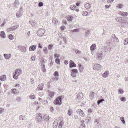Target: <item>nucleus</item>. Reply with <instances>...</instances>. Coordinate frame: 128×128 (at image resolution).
Instances as JSON below:
<instances>
[{
    "label": "nucleus",
    "mask_w": 128,
    "mask_h": 128,
    "mask_svg": "<svg viewBox=\"0 0 128 128\" xmlns=\"http://www.w3.org/2000/svg\"><path fill=\"white\" fill-rule=\"evenodd\" d=\"M109 48L106 46H102L100 50V52L97 54L98 58L100 60L102 58V56H105L107 53Z\"/></svg>",
    "instance_id": "f257e3e1"
},
{
    "label": "nucleus",
    "mask_w": 128,
    "mask_h": 128,
    "mask_svg": "<svg viewBox=\"0 0 128 128\" xmlns=\"http://www.w3.org/2000/svg\"><path fill=\"white\" fill-rule=\"evenodd\" d=\"M22 70L20 69H17L16 70L15 72L13 74V77L14 78L17 79L18 76L21 74Z\"/></svg>",
    "instance_id": "f03ea898"
},
{
    "label": "nucleus",
    "mask_w": 128,
    "mask_h": 128,
    "mask_svg": "<svg viewBox=\"0 0 128 128\" xmlns=\"http://www.w3.org/2000/svg\"><path fill=\"white\" fill-rule=\"evenodd\" d=\"M62 97L59 96L54 101V104L56 105H60L62 103Z\"/></svg>",
    "instance_id": "7ed1b4c3"
},
{
    "label": "nucleus",
    "mask_w": 128,
    "mask_h": 128,
    "mask_svg": "<svg viewBox=\"0 0 128 128\" xmlns=\"http://www.w3.org/2000/svg\"><path fill=\"white\" fill-rule=\"evenodd\" d=\"M44 29L40 28L38 30L37 32V34L39 36H44Z\"/></svg>",
    "instance_id": "20e7f679"
},
{
    "label": "nucleus",
    "mask_w": 128,
    "mask_h": 128,
    "mask_svg": "<svg viewBox=\"0 0 128 128\" xmlns=\"http://www.w3.org/2000/svg\"><path fill=\"white\" fill-rule=\"evenodd\" d=\"M19 25L18 24H16L14 26H12L11 27L8 28L7 30L8 31H11L13 32L16 30L19 27Z\"/></svg>",
    "instance_id": "39448f33"
},
{
    "label": "nucleus",
    "mask_w": 128,
    "mask_h": 128,
    "mask_svg": "<svg viewBox=\"0 0 128 128\" xmlns=\"http://www.w3.org/2000/svg\"><path fill=\"white\" fill-rule=\"evenodd\" d=\"M42 115L40 113L36 114V120L38 122L42 120Z\"/></svg>",
    "instance_id": "423d86ee"
},
{
    "label": "nucleus",
    "mask_w": 128,
    "mask_h": 128,
    "mask_svg": "<svg viewBox=\"0 0 128 128\" xmlns=\"http://www.w3.org/2000/svg\"><path fill=\"white\" fill-rule=\"evenodd\" d=\"M83 95L82 93H78L76 95V100L78 102H79L83 98Z\"/></svg>",
    "instance_id": "0eeeda50"
},
{
    "label": "nucleus",
    "mask_w": 128,
    "mask_h": 128,
    "mask_svg": "<svg viewBox=\"0 0 128 128\" xmlns=\"http://www.w3.org/2000/svg\"><path fill=\"white\" fill-rule=\"evenodd\" d=\"M72 72L71 75L72 77H75L76 76V73L78 72V70L76 69H74L71 70Z\"/></svg>",
    "instance_id": "6e6552de"
},
{
    "label": "nucleus",
    "mask_w": 128,
    "mask_h": 128,
    "mask_svg": "<svg viewBox=\"0 0 128 128\" xmlns=\"http://www.w3.org/2000/svg\"><path fill=\"white\" fill-rule=\"evenodd\" d=\"M118 14L124 17L128 15V12L122 11L118 12Z\"/></svg>",
    "instance_id": "1a4fd4ad"
},
{
    "label": "nucleus",
    "mask_w": 128,
    "mask_h": 128,
    "mask_svg": "<svg viewBox=\"0 0 128 128\" xmlns=\"http://www.w3.org/2000/svg\"><path fill=\"white\" fill-rule=\"evenodd\" d=\"M102 67V66L100 65L97 64H96L94 65L93 69L94 70H100L101 69Z\"/></svg>",
    "instance_id": "9d476101"
},
{
    "label": "nucleus",
    "mask_w": 128,
    "mask_h": 128,
    "mask_svg": "<svg viewBox=\"0 0 128 128\" xmlns=\"http://www.w3.org/2000/svg\"><path fill=\"white\" fill-rule=\"evenodd\" d=\"M44 84L43 83H41L38 85L36 88V90H42L43 88Z\"/></svg>",
    "instance_id": "9b49d317"
},
{
    "label": "nucleus",
    "mask_w": 128,
    "mask_h": 128,
    "mask_svg": "<svg viewBox=\"0 0 128 128\" xmlns=\"http://www.w3.org/2000/svg\"><path fill=\"white\" fill-rule=\"evenodd\" d=\"M76 112L79 114L80 116L83 117L84 116V114L82 110L80 109H78L76 110Z\"/></svg>",
    "instance_id": "f8f14e48"
},
{
    "label": "nucleus",
    "mask_w": 128,
    "mask_h": 128,
    "mask_svg": "<svg viewBox=\"0 0 128 128\" xmlns=\"http://www.w3.org/2000/svg\"><path fill=\"white\" fill-rule=\"evenodd\" d=\"M116 21L122 23L124 22V20L122 19V17H116L115 18Z\"/></svg>",
    "instance_id": "ddd939ff"
},
{
    "label": "nucleus",
    "mask_w": 128,
    "mask_h": 128,
    "mask_svg": "<svg viewBox=\"0 0 128 128\" xmlns=\"http://www.w3.org/2000/svg\"><path fill=\"white\" fill-rule=\"evenodd\" d=\"M59 122L58 120L56 119L54 120L53 124V128H56L58 124V123Z\"/></svg>",
    "instance_id": "4468645a"
},
{
    "label": "nucleus",
    "mask_w": 128,
    "mask_h": 128,
    "mask_svg": "<svg viewBox=\"0 0 128 128\" xmlns=\"http://www.w3.org/2000/svg\"><path fill=\"white\" fill-rule=\"evenodd\" d=\"M112 38H111V40H113V41L114 42H118V39L116 37L114 34H112Z\"/></svg>",
    "instance_id": "2eb2a0df"
},
{
    "label": "nucleus",
    "mask_w": 128,
    "mask_h": 128,
    "mask_svg": "<svg viewBox=\"0 0 128 128\" xmlns=\"http://www.w3.org/2000/svg\"><path fill=\"white\" fill-rule=\"evenodd\" d=\"M76 64L72 60L70 61V64L69 66L70 68H71L74 67L76 66Z\"/></svg>",
    "instance_id": "dca6fc26"
},
{
    "label": "nucleus",
    "mask_w": 128,
    "mask_h": 128,
    "mask_svg": "<svg viewBox=\"0 0 128 128\" xmlns=\"http://www.w3.org/2000/svg\"><path fill=\"white\" fill-rule=\"evenodd\" d=\"M73 17L71 16H66V18L68 21L72 22Z\"/></svg>",
    "instance_id": "f3484780"
},
{
    "label": "nucleus",
    "mask_w": 128,
    "mask_h": 128,
    "mask_svg": "<svg viewBox=\"0 0 128 128\" xmlns=\"http://www.w3.org/2000/svg\"><path fill=\"white\" fill-rule=\"evenodd\" d=\"M36 48V45H32L30 46L29 48V50L30 51H34Z\"/></svg>",
    "instance_id": "a211bd4d"
},
{
    "label": "nucleus",
    "mask_w": 128,
    "mask_h": 128,
    "mask_svg": "<svg viewBox=\"0 0 128 128\" xmlns=\"http://www.w3.org/2000/svg\"><path fill=\"white\" fill-rule=\"evenodd\" d=\"M0 36L2 38H6V34L4 31L0 32Z\"/></svg>",
    "instance_id": "6ab92c4d"
},
{
    "label": "nucleus",
    "mask_w": 128,
    "mask_h": 128,
    "mask_svg": "<svg viewBox=\"0 0 128 128\" xmlns=\"http://www.w3.org/2000/svg\"><path fill=\"white\" fill-rule=\"evenodd\" d=\"M19 120H26V118L25 116L24 115H20L19 116Z\"/></svg>",
    "instance_id": "aec40b11"
},
{
    "label": "nucleus",
    "mask_w": 128,
    "mask_h": 128,
    "mask_svg": "<svg viewBox=\"0 0 128 128\" xmlns=\"http://www.w3.org/2000/svg\"><path fill=\"white\" fill-rule=\"evenodd\" d=\"M19 4V2L18 0H16L14 2V6L15 7H17Z\"/></svg>",
    "instance_id": "412c9836"
},
{
    "label": "nucleus",
    "mask_w": 128,
    "mask_h": 128,
    "mask_svg": "<svg viewBox=\"0 0 128 128\" xmlns=\"http://www.w3.org/2000/svg\"><path fill=\"white\" fill-rule=\"evenodd\" d=\"M109 72L108 71L105 72L102 74V76L104 78H106L107 77L109 74Z\"/></svg>",
    "instance_id": "4be33fe9"
},
{
    "label": "nucleus",
    "mask_w": 128,
    "mask_h": 128,
    "mask_svg": "<svg viewBox=\"0 0 128 128\" xmlns=\"http://www.w3.org/2000/svg\"><path fill=\"white\" fill-rule=\"evenodd\" d=\"M4 56L6 59H8L10 58L11 56L10 54H4Z\"/></svg>",
    "instance_id": "5701e85b"
},
{
    "label": "nucleus",
    "mask_w": 128,
    "mask_h": 128,
    "mask_svg": "<svg viewBox=\"0 0 128 128\" xmlns=\"http://www.w3.org/2000/svg\"><path fill=\"white\" fill-rule=\"evenodd\" d=\"M29 22L30 23V25L33 27H34L36 26V23L34 22V21H30Z\"/></svg>",
    "instance_id": "b1692460"
},
{
    "label": "nucleus",
    "mask_w": 128,
    "mask_h": 128,
    "mask_svg": "<svg viewBox=\"0 0 128 128\" xmlns=\"http://www.w3.org/2000/svg\"><path fill=\"white\" fill-rule=\"evenodd\" d=\"M96 46L95 44H92L90 47V49L91 50H94L96 48Z\"/></svg>",
    "instance_id": "393cba45"
},
{
    "label": "nucleus",
    "mask_w": 128,
    "mask_h": 128,
    "mask_svg": "<svg viewBox=\"0 0 128 128\" xmlns=\"http://www.w3.org/2000/svg\"><path fill=\"white\" fill-rule=\"evenodd\" d=\"M73 52H74L77 54H79L81 52V51L78 49H73Z\"/></svg>",
    "instance_id": "a878e982"
},
{
    "label": "nucleus",
    "mask_w": 128,
    "mask_h": 128,
    "mask_svg": "<svg viewBox=\"0 0 128 128\" xmlns=\"http://www.w3.org/2000/svg\"><path fill=\"white\" fill-rule=\"evenodd\" d=\"M49 93L50 97L52 98H53L54 95V92L52 91H49Z\"/></svg>",
    "instance_id": "bb28decb"
},
{
    "label": "nucleus",
    "mask_w": 128,
    "mask_h": 128,
    "mask_svg": "<svg viewBox=\"0 0 128 128\" xmlns=\"http://www.w3.org/2000/svg\"><path fill=\"white\" fill-rule=\"evenodd\" d=\"M6 79V76L5 75H3L0 77V80L2 81H4Z\"/></svg>",
    "instance_id": "cd10ccee"
},
{
    "label": "nucleus",
    "mask_w": 128,
    "mask_h": 128,
    "mask_svg": "<svg viewBox=\"0 0 128 128\" xmlns=\"http://www.w3.org/2000/svg\"><path fill=\"white\" fill-rule=\"evenodd\" d=\"M64 122H63L60 121L59 124L58 128H62V125L64 124Z\"/></svg>",
    "instance_id": "c85d7f7f"
},
{
    "label": "nucleus",
    "mask_w": 128,
    "mask_h": 128,
    "mask_svg": "<svg viewBox=\"0 0 128 128\" xmlns=\"http://www.w3.org/2000/svg\"><path fill=\"white\" fill-rule=\"evenodd\" d=\"M94 92H92L91 93L90 95V99L92 100L93 99L94 96Z\"/></svg>",
    "instance_id": "c756f323"
},
{
    "label": "nucleus",
    "mask_w": 128,
    "mask_h": 128,
    "mask_svg": "<svg viewBox=\"0 0 128 128\" xmlns=\"http://www.w3.org/2000/svg\"><path fill=\"white\" fill-rule=\"evenodd\" d=\"M80 30V29L78 28H76L74 30H71L70 32H78Z\"/></svg>",
    "instance_id": "7c9ffc66"
},
{
    "label": "nucleus",
    "mask_w": 128,
    "mask_h": 128,
    "mask_svg": "<svg viewBox=\"0 0 128 128\" xmlns=\"http://www.w3.org/2000/svg\"><path fill=\"white\" fill-rule=\"evenodd\" d=\"M85 8L86 9H88L91 7V6L88 3L84 5Z\"/></svg>",
    "instance_id": "2f4dec72"
},
{
    "label": "nucleus",
    "mask_w": 128,
    "mask_h": 128,
    "mask_svg": "<svg viewBox=\"0 0 128 128\" xmlns=\"http://www.w3.org/2000/svg\"><path fill=\"white\" fill-rule=\"evenodd\" d=\"M20 50L22 52H25L26 51V48L25 47L22 46V48H20Z\"/></svg>",
    "instance_id": "473e14b6"
},
{
    "label": "nucleus",
    "mask_w": 128,
    "mask_h": 128,
    "mask_svg": "<svg viewBox=\"0 0 128 128\" xmlns=\"http://www.w3.org/2000/svg\"><path fill=\"white\" fill-rule=\"evenodd\" d=\"M82 15L84 16H86L88 14V12L86 11H84L82 12Z\"/></svg>",
    "instance_id": "72a5a7b5"
},
{
    "label": "nucleus",
    "mask_w": 128,
    "mask_h": 128,
    "mask_svg": "<svg viewBox=\"0 0 128 128\" xmlns=\"http://www.w3.org/2000/svg\"><path fill=\"white\" fill-rule=\"evenodd\" d=\"M55 62L58 64H60V60L58 58H56L55 60Z\"/></svg>",
    "instance_id": "f704fd0d"
},
{
    "label": "nucleus",
    "mask_w": 128,
    "mask_h": 128,
    "mask_svg": "<svg viewBox=\"0 0 128 128\" xmlns=\"http://www.w3.org/2000/svg\"><path fill=\"white\" fill-rule=\"evenodd\" d=\"M43 50L44 54H47L48 51L47 48L45 47H44L43 48Z\"/></svg>",
    "instance_id": "c9c22d12"
},
{
    "label": "nucleus",
    "mask_w": 128,
    "mask_h": 128,
    "mask_svg": "<svg viewBox=\"0 0 128 128\" xmlns=\"http://www.w3.org/2000/svg\"><path fill=\"white\" fill-rule=\"evenodd\" d=\"M21 16V14L20 12H19L17 13L16 14V17L18 18L19 17Z\"/></svg>",
    "instance_id": "e433bc0d"
},
{
    "label": "nucleus",
    "mask_w": 128,
    "mask_h": 128,
    "mask_svg": "<svg viewBox=\"0 0 128 128\" xmlns=\"http://www.w3.org/2000/svg\"><path fill=\"white\" fill-rule=\"evenodd\" d=\"M120 120L123 124L125 123V121L124 120V117L122 116L120 117Z\"/></svg>",
    "instance_id": "4c0bfd02"
},
{
    "label": "nucleus",
    "mask_w": 128,
    "mask_h": 128,
    "mask_svg": "<svg viewBox=\"0 0 128 128\" xmlns=\"http://www.w3.org/2000/svg\"><path fill=\"white\" fill-rule=\"evenodd\" d=\"M14 36L12 34H10L8 38L10 40H12L14 38Z\"/></svg>",
    "instance_id": "58836bf2"
},
{
    "label": "nucleus",
    "mask_w": 128,
    "mask_h": 128,
    "mask_svg": "<svg viewBox=\"0 0 128 128\" xmlns=\"http://www.w3.org/2000/svg\"><path fill=\"white\" fill-rule=\"evenodd\" d=\"M72 110H68V114L69 116H70L72 114Z\"/></svg>",
    "instance_id": "ea45409f"
},
{
    "label": "nucleus",
    "mask_w": 128,
    "mask_h": 128,
    "mask_svg": "<svg viewBox=\"0 0 128 128\" xmlns=\"http://www.w3.org/2000/svg\"><path fill=\"white\" fill-rule=\"evenodd\" d=\"M42 70L43 72H45L46 70V69L45 68V66L44 64H43L42 65Z\"/></svg>",
    "instance_id": "a19ab883"
},
{
    "label": "nucleus",
    "mask_w": 128,
    "mask_h": 128,
    "mask_svg": "<svg viewBox=\"0 0 128 128\" xmlns=\"http://www.w3.org/2000/svg\"><path fill=\"white\" fill-rule=\"evenodd\" d=\"M44 118L45 121L46 122L48 121L49 120V118L48 117H46V116H44Z\"/></svg>",
    "instance_id": "79ce46f5"
},
{
    "label": "nucleus",
    "mask_w": 128,
    "mask_h": 128,
    "mask_svg": "<svg viewBox=\"0 0 128 128\" xmlns=\"http://www.w3.org/2000/svg\"><path fill=\"white\" fill-rule=\"evenodd\" d=\"M11 90L12 93L14 94H16V89L14 88L11 89Z\"/></svg>",
    "instance_id": "37998d69"
},
{
    "label": "nucleus",
    "mask_w": 128,
    "mask_h": 128,
    "mask_svg": "<svg viewBox=\"0 0 128 128\" xmlns=\"http://www.w3.org/2000/svg\"><path fill=\"white\" fill-rule=\"evenodd\" d=\"M120 100L122 101L125 102L126 101V99L124 97H121Z\"/></svg>",
    "instance_id": "c03bdc74"
},
{
    "label": "nucleus",
    "mask_w": 128,
    "mask_h": 128,
    "mask_svg": "<svg viewBox=\"0 0 128 128\" xmlns=\"http://www.w3.org/2000/svg\"><path fill=\"white\" fill-rule=\"evenodd\" d=\"M74 6L76 7H74V10H76L77 12H78L79 11V10L78 8L77 7L76 5H74Z\"/></svg>",
    "instance_id": "a18cd8bd"
},
{
    "label": "nucleus",
    "mask_w": 128,
    "mask_h": 128,
    "mask_svg": "<svg viewBox=\"0 0 128 128\" xmlns=\"http://www.w3.org/2000/svg\"><path fill=\"white\" fill-rule=\"evenodd\" d=\"M128 38H126L125 39L124 41V44L125 45H126L128 43V40H127Z\"/></svg>",
    "instance_id": "49530a36"
},
{
    "label": "nucleus",
    "mask_w": 128,
    "mask_h": 128,
    "mask_svg": "<svg viewBox=\"0 0 128 128\" xmlns=\"http://www.w3.org/2000/svg\"><path fill=\"white\" fill-rule=\"evenodd\" d=\"M90 32L89 31H86L85 33V36L86 37H87L90 34Z\"/></svg>",
    "instance_id": "de8ad7c7"
},
{
    "label": "nucleus",
    "mask_w": 128,
    "mask_h": 128,
    "mask_svg": "<svg viewBox=\"0 0 128 128\" xmlns=\"http://www.w3.org/2000/svg\"><path fill=\"white\" fill-rule=\"evenodd\" d=\"M21 98L19 97H17L16 99V100L18 102H20L21 100Z\"/></svg>",
    "instance_id": "09e8293b"
},
{
    "label": "nucleus",
    "mask_w": 128,
    "mask_h": 128,
    "mask_svg": "<svg viewBox=\"0 0 128 128\" xmlns=\"http://www.w3.org/2000/svg\"><path fill=\"white\" fill-rule=\"evenodd\" d=\"M4 109L0 107V114H2L4 111Z\"/></svg>",
    "instance_id": "8fccbe9b"
},
{
    "label": "nucleus",
    "mask_w": 128,
    "mask_h": 128,
    "mask_svg": "<svg viewBox=\"0 0 128 128\" xmlns=\"http://www.w3.org/2000/svg\"><path fill=\"white\" fill-rule=\"evenodd\" d=\"M74 7H76L74 5H71L70 6V8L71 10H74Z\"/></svg>",
    "instance_id": "3c124183"
},
{
    "label": "nucleus",
    "mask_w": 128,
    "mask_h": 128,
    "mask_svg": "<svg viewBox=\"0 0 128 128\" xmlns=\"http://www.w3.org/2000/svg\"><path fill=\"white\" fill-rule=\"evenodd\" d=\"M29 97L31 99H33L35 98V96L34 95H33L30 96Z\"/></svg>",
    "instance_id": "603ef678"
},
{
    "label": "nucleus",
    "mask_w": 128,
    "mask_h": 128,
    "mask_svg": "<svg viewBox=\"0 0 128 128\" xmlns=\"http://www.w3.org/2000/svg\"><path fill=\"white\" fill-rule=\"evenodd\" d=\"M54 75L55 76H58V72L57 71H55L54 72Z\"/></svg>",
    "instance_id": "864d4df0"
},
{
    "label": "nucleus",
    "mask_w": 128,
    "mask_h": 128,
    "mask_svg": "<svg viewBox=\"0 0 128 128\" xmlns=\"http://www.w3.org/2000/svg\"><path fill=\"white\" fill-rule=\"evenodd\" d=\"M56 20L54 19L52 20V22L54 23L55 24H56L58 23V21L56 19H55Z\"/></svg>",
    "instance_id": "5fc2aeb1"
},
{
    "label": "nucleus",
    "mask_w": 128,
    "mask_h": 128,
    "mask_svg": "<svg viewBox=\"0 0 128 128\" xmlns=\"http://www.w3.org/2000/svg\"><path fill=\"white\" fill-rule=\"evenodd\" d=\"M117 7L119 8H122L123 6L122 4H118L117 6Z\"/></svg>",
    "instance_id": "6e6d98bb"
},
{
    "label": "nucleus",
    "mask_w": 128,
    "mask_h": 128,
    "mask_svg": "<svg viewBox=\"0 0 128 128\" xmlns=\"http://www.w3.org/2000/svg\"><path fill=\"white\" fill-rule=\"evenodd\" d=\"M54 56L55 58H58L60 56V55L59 54H54Z\"/></svg>",
    "instance_id": "4d7b16f0"
},
{
    "label": "nucleus",
    "mask_w": 128,
    "mask_h": 128,
    "mask_svg": "<svg viewBox=\"0 0 128 128\" xmlns=\"http://www.w3.org/2000/svg\"><path fill=\"white\" fill-rule=\"evenodd\" d=\"M99 120L98 119H96L94 120L95 123H96V124H98L99 122Z\"/></svg>",
    "instance_id": "13d9d810"
},
{
    "label": "nucleus",
    "mask_w": 128,
    "mask_h": 128,
    "mask_svg": "<svg viewBox=\"0 0 128 128\" xmlns=\"http://www.w3.org/2000/svg\"><path fill=\"white\" fill-rule=\"evenodd\" d=\"M43 5V3L42 2H40L38 4V6L40 7L42 6Z\"/></svg>",
    "instance_id": "bf43d9fd"
},
{
    "label": "nucleus",
    "mask_w": 128,
    "mask_h": 128,
    "mask_svg": "<svg viewBox=\"0 0 128 128\" xmlns=\"http://www.w3.org/2000/svg\"><path fill=\"white\" fill-rule=\"evenodd\" d=\"M35 58L34 56H32L31 57V60L32 61H34L35 60Z\"/></svg>",
    "instance_id": "052dcab7"
},
{
    "label": "nucleus",
    "mask_w": 128,
    "mask_h": 128,
    "mask_svg": "<svg viewBox=\"0 0 128 128\" xmlns=\"http://www.w3.org/2000/svg\"><path fill=\"white\" fill-rule=\"evenodd\" d=\"M42 102L46 105L48 104V101L47 100H44L43 101V102Z\"/></svg>",
    "instance_id": "680f3d73"
},
{
    "label": "nucleus",
    "mask_w": 128,
    "mask_h": 128,
    "mask_svg": "<svg viewBox=\"0 0 128 128\" xmlns=\"http://www.w3.org/2000/svg\"><path fill=\"white\" fill-rule=\"evenodd\" d=\"M38 47L40 48H42V44L40 43L38 44Z\"/></svg>",
    "instance_id": "e2e57ef3"
},
{
    "label": "nucleus",
    "mask_w": 128,
    "mask_h": 128,
    "mask_svg": "<svg viewBox=\"0 0 128 128\" xmlns=\"http://www.w3.org/2000/svg\"><path fill=\"white\" fill-rule=\"evenodd\" d=\"M85 124H82L81 125V126L82 128H85Z\"/></svg>",
    "instance_id": "0e129e2a"
},
{
    "label": "nucleus",
    "mask_w": 128,
    "mask_h": 128,
    "mask_svg": "<svg viewBox=\"0 0 128 128\" xmlns=\"http://www.w3.org/2000/svg\"><path fill=\"white\" fill-rule=\"evenodd\" d=\"M78 66L80 68V71L81 72L82 70V65L80 64H78Z\"/></svg>",
    "instance_id": "69168bd1"
},
{
    "label": "nucleus",
    "mask_w": 128,
    "mask_h": 128,
    "mask_svg": "<svg viewBox=\"0 0 128 128\" xmlns=\"http://www.w3.org/2000/svg\"><path fill=\"white\" fill-rule=\"evenodd\" d=\"M53 45L52 44H49V45L48 48L49 49H52V47L53 46Z\"/></svg>",
    "instance_id": "338daca9"
},
{
    "label": "nucleus",
    "mask_w": 128,
    "mask_h": 128,
    "mask_svg": "<svg viewBox=\"0 0 128 128\" xmlns=\"http://www.w3.org/2000/svg\"><path fill=\"white\" fill-rule=\"evenodd\" d=\"M110 5H106L104 7L105 8H109L110 7Z\"/></svg>",
    "instance_id": "774afa93"
}]
</instances>
